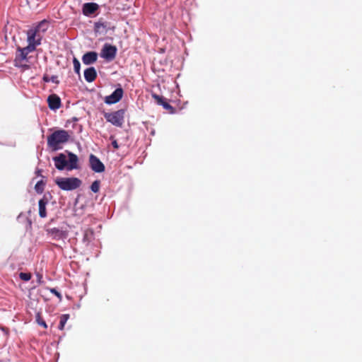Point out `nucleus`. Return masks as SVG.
I'll list each match as a JSON object with an SVG mask.
<instances>
[{"mask_svg":"<svg viewBox=\"0 0 362 362\" xmlns=\"http://www.w3.org/2000/svg\"><path fill=\"white\" fill-rule=\"evenodd\" d=\"M47 103L49 107L52 110H58L62 105L61 99L56 94H51L48 96Z\"/></svg>","mask_w":362,"mask_h":362,"instance_id":"1a4fd4ad","label":"nucleus"},{"mask_svg":"<svg viewBox=\"0 0 362 362\" xmlns=\"http://www.w3.org/2000/svg\"><path fill=\"white\" fill-rule=\"evenodd\" d=\"M88 238V231H86L84 234V239H86Z\"/></svg>","mask_w":362,"mask_h":362,"instance_id":"bb28decb","label":"nucleus"},{"mask_svg":"<svg viewBox=\"0 0 362 362\" xmlns=\"http://www.w3.org/2000/svg\"><path fill=\"white\" fill-rule=\"evenodd\" d=\"M19 277L21 280L28 281L31 279V274L30 273H24L21 272L19 274Z\"/></svg>","mask_w":362,"mask_h":362,"instance_id":"5701e85b","label":"nucleus"},{"mask_svg":"<svg viewBox=\"0 0 362 362\" xmlns=\"http://www.w3.org/2000/svg\"><path fill=\"white\" fill-rule=\"evenodd\" d=\"M123 93H124L123 89L122 88H118L115 89V91L112 94L106 96L105 98L104 101L106 104H109V105L115 104V103L119 102L122 99V98L123 96Z\"/></svg>","mask_w":362,"mask_h":362,"instance_id":"6e6552de","label":"nucleus"},{"mask_svg":"<svg viewBox=\"0 0 362 362\" xmlns=\"http://www.w3.org/2000/svg\"><path fill=\"white\" fill-rule=\"evenodd\" d=\"M55 183L61 189L70 191L78 188L81 180L77 177H57Z\"/></svg>","mask_w":362,"mask_h":362,"instance_id":"7ed1b4c3","label":"nucleus"},{"mask_svg":"<svg viewBox=\"0 0 362 362\" xmlns=\"http://www.w3.org/2000/svg\"><path fill=\"white\" fill-rule=\"evenodd\" d=\"M116 54L117 48L115 46L110 44H105L101 50L100 56L105 60L110 62L115 58Z\"/></svg>","mask_w":362,"mask_h":362,"instance_id":"39448f33","label":"nucleus"},{"mask_svg":"<svg viewBox=\"0 0 362 362\" xmlns=\"http://www.w3.org/2000/svg\"><path fill=\"white\" fill-rule=\"evenodd\" d=\"M152 97L154 98L156 102L158 105H162L165 110H168L170 113H173L174 107L170 105L163 96L153 93Z\"/></svg>","mask_w":362,"mask_h":362,"instance_id":"9d476101","label":"nucleus"},{"mask_svg":"<svg viewBox=\"0 0 362 362\" xmlns=\"http://www.w3.org/2000/svg\"><path fill=\"white\" fill-rule=\"evenodd\" d=\"M84 78L85 80L88 83L94 81L97 78V72L93 66L86 69L84 71Z\"/></svg>","mask_w":362,"mask_h":362,"instance_id":"2eb2a0df","label":"nucleus"},{"mask_svg":"<svg viewBox=\"0 0 362 362\" xmlns=\"http://www.w3.org/2000/svg\"><path fill=\"white\" fill-rule=\"evenodd\" d=\"M73 64H74V71L79 75L81 64H80L79 61L76 57H74L73 59Z\"/></svg>","mask_w":362,"mask_h":362,"instance_id":"aec40b11","label":"nucleus"},{"mask_svg":"<svg viewBox=\"0 0 362 362\" xmlns=\"http://www.w3.org/2000/svg\"><path fill=\"white\" fill-rule=\"evenodd\" d=\"M39 23H48V22L46 19H44V20H42L41 21H40Z\"/></svg>","mask_w":362,"mask_h":362,"instance_id":"c85d7f7f","label":"nucleus"},{"mask_svg":"<svg viewBox=\"0 0 362 362\" xmlns=\"http://www.w3.org/2000/svg\"><path fill=\"white\" fill-rule=\"evenodd\" d=\"M42 170H37L35 173L37 176H41L42 178H44V176L41 175Z\"/></svg>","mask_w":362,"mask_h":362,"instance_id":"a878e982","label":"nucleus"},{"mask_svg":"<svg viewBox=\"0 0 362 362\" xmlns=\"http://www.w3.org/2000/svg\"><path fill=\"white\" fill-rule=\"evenodd\" d=\"M47 204V200L42 198L39 200V216L41 218H45L47 216L46 206Z\"/></svg>","mask_w":362,"mask_h":362,"instance_id":"dca6fc26","label":"nucleus"},{"mask_svg":"<svg viewBox=\"0 0 362 362\" xmlns=\"http://www.w3.org/2000/svg\"><path fill=\"white\" fill-rule=\"evenodd\" d=\"M36 321L39 325L42 326L44 328L47 327L45 321L41 317V315L40 313H37L36 315Z\"/></svg>","mask_w":362,"mask_h":362,"instance_id":"4be33fe9","label":"nucleus"},{"mask_svg":"<svg viewBox=\"0 0 362 362\" xmlns=\"http://www.w3.org/2000/svg\"><path fill=\"white\" fill-rule=\"evenodd\" d=\"M69 318V315L68 314L62 315L60 317V321H59V324L58 326V328L59 329H61V330L64 329V326H65Z\"/></svg>","mask_w":362,"mask_h":362,"instance_id":"a211bd4d","label":"nucleus"},{"mask_svg":"<svg viewBox=\"0 0 362 362\" xmlns=\"http://www.w3.org/2000/svg\"><path fill=\"white\" fill-rule=\"evenodd\" d=\"M50 292L52 293H54L57 297L61 300L62 298V296L59 292H58L55 288H50Z\"/></svg>","mask_w":362,"mask_h":362,"instance_id":"b1692460","label":"nucleus"},{"mask_svg":"<svg viewBox=\"0 0 362 362\" xmlns=\"http://www.w3.org/2000/svg\"><path fill=\"white\" fill-rule=\"evenodd\" d=\"M68 156H69V161H67V170H71L73 169L78 168V156L76 154L71 153V152L69 153Z\"/></svg>","mask_w":362,"mask_h":362,"instance_id":"4468645a","label":"nucleus"},{"mask_svg":"<svg viewBox=\"0 0 362 362\" xmlns=\"http://www.w3.org/2000/svg\"><path fill=\"white\" fill-rule=\"evenodd\" d=\"M124 110H118L113 112H104V117L108 122L121 127L124 122Z\"/></svg>","mask_w":362,"mask_h":362,"instance_id":"20e7f679","label":"nucleus"},{"mask_svg":"<svg viewBox=\"0 0 362 362\" xmlns=\"http://www.w3.org/2000/svg\"><path fill=\"white\" fill-rule=\"evenodd\" d=\"M100 180H95L92 185H90V189L96 193L99 191L100 189Z\"/></svg>","mask_w":362,"mask_h":362,"instance_id":"412c9836","label":"nucleus"},{"mask_svg":"<svg viewBox=\"0 0 362 362\" xmlns=\"http://www.w3.org/2000/svg\"><path fill=\"white\" fill-rule=\"evenodd\" d=\"M99 9V6L96 3H86L83 6V13L85 16H90L94 14Z\"/></svg>","mask_w":362,"mask_h":362,"instance_id":"9b49d317","label":"nucleus"},{"mask_svg":"<svg viewBox=\"0 0 362 362\" xmlns=\"http://www.w3.org/2000/svg\"><path fill=\"white\" fill-rule=\"evenodd\" d=\"M112 145L114 147V148H115V149H118L119 148V145H118V144H117L116 140H113L112 141Z\"/></svg>","mask_w":362,"mask_h":362,"instance_id":"393cba45","label":"nucleus"},{"mask_svg":"<svg viewBox=\"0 0 362 362\" xmlns=\"http://www.w3.org/2000/svg\"><path fill=\"white\" fill-rule=\"evenodd\" d=\"M45 182L43 180H39L35 185V189L37 193L42 194L45 189Z\"/></svg>","mask_w":362,"mask_h":362,"instance_id":"f3484780","label":"nucleus"},{"mask_svg":"<svg viewBox=\"0 0 362 362\" xmlns=\"http://www.w3.org/2000/svg\"><path fill=\"white\" fill-rule=\"evenodd\" d=\"M69 132L64 129L56 130L47 136V146L52 151L62 148V144L66 143L69 139Z\"/></svg>","mask_w":362,"mask_h":362,"instance_id":"f03ea898","label":"nucleus"},{"mask_svg":"<svg viewBox=\"0 0 362 362\" xmlns=\"http://www.w3.org/2000/svg\"><path fill=\"white\" fill-rule=\"evenodd\" d=\"M47 235L55 240H64L67 238L68 233L66 231L57 228H52L47 230Z\"/></svg>","mask_w":362,"mask_h":362,"instance_id":"0eeeda50","label":"nucleus"},{"mask_svg":"<svg viewBox=\"0 0 362 362\" xmlns=\"http://www.w3.org/2000/svg\"><path fill=\"white\" fill-rule=\"evenodd\" d=\"M46 24H37V25L29 28L26 31L27 41L28 42V46L25 47L17 48V54L15 58L16 64H22V62L25 60L27 61V56L29 53L34 52L36 49V47L41 44L42 39V34L47 30V28L45 26Z\"/></svg>","mask_w":362,"mask_h":362,"instance_id":"f257e3e1","label":"nucleus"},{"mask_svg":"<svg viewBox=\"0 0 362 362\" xmlns=\"http://www.w3.org/2000/svg\"><path fill=\"white\" fill-rule=\"evenodd\" d=\"M98 59V54L95 52H88L83 54L82 61L83 64L88 65L95 63Z\"/></svg>","mask_w":362,"mask_h":362,"instance_id":"ddd939ff","label":"nucleus"},{"mask_svg":"<svg viewBox=\"0 0 362 362\" xmlns=\"http://www.w3.org/2000/svg\"><path fill=\"white\" fill-rule=\"evenodd\" d=\"M53 160L54 161L55 167L58 170H62L65 167L67 168V160L64 154L60 153L59 156H55Z\"/></svg>","mask_w":362,"mask_h":362,"instance_id":"f8f14e48","label":"nucleus"},{"mask_svg":"<svg viewBox=\"0 0 362 362\" xmlns=\"http://www.w3.org/2000/svg\"><path fill=\"white\" fill-rule=\"evenodd\" d=\"M104 24H95V28L98 29L100 28V25H103Z\"/></svg>","mask_w":362,"mask_h":362,"instance_id":"cd10ccee","label":"nucleus"},{"mask_svg":"<svg viewBox=\"0 0 362 362\" xmlns=\"http://www.w3.org/2000/svg\"><path fill=\"white\" fill-rule=\"evenodd\" d=\"M43 81L45 82L52 81L55 83H59L58 77L57 76H52L49 77L48 75L45 74L43 76Z\"/></svg>","mask_w":362,"mask_h":362,"instance_id":"6ab92c4d","label":"nucleus"},{"mask_svg":"<svg viewBox=\"0 0 362 362\" xmlns=\"http://www.w3.org/2000/svg\"><path fill=\"white\" fill-rule=\"evenodd\" d=\"M89 164L90 168L95 173H102L105 171L104 164L93 154L90 155Z\"/></svg>","mask_w":362,"mask_h":362,"instance_id":"423d86ee","label":"nucleus"}]
</instances>
